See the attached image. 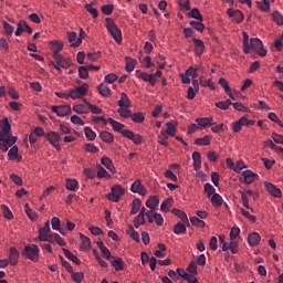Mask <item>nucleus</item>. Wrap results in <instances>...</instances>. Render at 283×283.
<instances>
[{
    "mask_svg": "<svg viewBox=\"0 0 283 283\" xmlns=\"http://www.w3.org/2000/svg\"><path fill=\"white\" fill-rule=\"evenodd\" d=\"M142 205H143V201H140V199H134L132 202L130 216H136V213L140 211Z\"/></svg>",
    "mask_w": 283,
    "mask_h": 283,
    "instance_id": "7c9ffc66",
    "label": "nucleus"
},
{
    "mask_svg": "<svg viewBox=\"0 0 283 283\" xmlns=\"http://www.w3.org/2000/svg\"><path fill=\"white\" fill-rule=\"evenodd\" d=\"M205 192L207 193V198H211L216 193V188L211 186V184H206L203 186Z\"/></svg>",
    "mask_w": 283,
    "mask_h": 283,
    "instance_id": "864d4df0",
    "label": "nucleus"
},
{
    "mask_svg": "<svg viewBox=\"0 0 283 283\" xmlns=\"http://www.w3.org/2000/svg\"><path fill=\"white\" fill-rule=\"evenodd\" d=\"M112 265L114 266L115 271H123V259L118 258L113 260Z\"/></svg>",
    "mask_w": 283,
    "mask_h": 283,
    "instance_id": "0e129e2a",
    "label": "nucleus"
},
{
    "mask_svg": "<svg viewBox=\"0 0 283 283\" xmlns=\"http://www.w3.org/2000/svg\"><path fill=\"white\" fill-rule=\"evenodd\" d=\"M174 216H177V218H180L181 222H185L186 224H189V218L187 217V213L179 209H172Z\"/></svg>",
    "mask_w": 283,
    "mask_h": 283,
    "instance_id": "cd10ccee",
    "label": "nucleus"
},
{
    "mask_svg": "<svg viewBox=\"0 0 283 283\" xmlns=\"http://www.w3.org/2000/svg\"><path fill=\"white\" fill-rule=\"evenodd\" d=\"M63 50V42L53 41L52 42V52L53 56L61 55L60 52Z\"/></svg>",
    "mask_w": 283,
    "mask_h": 283,
    "instance_id": "2f4dec72",
    "label": "nucleus"
},
{
    "mask_svg": "<svg viewBox=\"0 0 283 283\" xmlns=\"http://www.w3.org/2000/svg\"><path fill=\"white\" fill-rule=\"evenodd\" d=\"M166 125L167 129L165 130V134L174 138L176 136V124L168 122Z\"/></svg>",
    "mask_w": 283,
    "mask_h": 283,
    "instance_id": "a19ab883",
    "label": "nucleus"
},
{
    "mask_svg": "<svg viewBox=\"0 0 283 283\" xmlns=\"http://www.w3.org/2000/svg\"><path fill=\"white\" fill-rule=\"evenodd\" d=\"M80 238L82 240L81 251H87V249H92V241H90V238L85 237L83 233H80Z\"/></svg>",
    "mask_w": 283,
    "mask_h": 283,
    "instance_id": "4be33fe9",
    "label": "nucleus"
},
{
    "mask_svg": "<svg viewBox=\"0 0 283 283\" xmlns=\"http://www.w3.org/2000/svg\"><path fill=\"white\" fill-rule=\"evenodd\" d=\"M0 127H2L1 136H8V134H10V129H12V126L10 125V122H8V118H3L2 120H0Z\"/></svg>",
    "mask_w": 283,
    "mask_h": 283,
    "instance_id": "5701e85b",
    "label": "nucleus"
},
{
    "mask_svg": "<svg viewBox=\"0 0 283 283\" xmlns=\"http://www.w3.org/2000/svg\"><path fill=\"white\" fill-rule=\"evenodd\" d=\"M78 76L80 78H87L90 76V70L87 69V66H80L78 67Z\"/></svg>",
    "mask_w": 283,
    "mask_h": 283,
    "instance_id": "13d9d810",
    "label": "nucleus"
},
{
    "mask_svg": "<svg viewBox=\"0 0 283 283\" xmlns=\"http://www.w3.org/2000/svg\"><path fill=\"white\" fill-rule=\"evenodd\" d=\"M214 105L219 109L227 111L229 109V107H231V105H233V102H231V99H226V101L217 102Z\"/></svg>",
    "mask_w": 283,
    "mask_h": 283,
    "instance_id": "f704fd0d",
    "label": "nucleus"
},
{
    "mask_svg": "<svg viewBox=\"0 0 283 283\" xmlns=\"http://www.w3.org/2000/svg\"><path fill=\"white\" fill-rule=\"evenodd\" d=\"M84 134L87 140H96V133L92 130V127L86 126L84 128Z\"/></svg>",
    "mask_w": 283,
    "mask_h": 283,
    "instance_id": "a18cd8bd",
    "label": "nucleus"
},
{
    "mask_svg": "<svg viewBox=\"0 0 283 283\" xmlns=\"http://www.w3.org/2000/svg\"><path fill=\"white\" fill-rule=\"evenodd\" d=\"M130 191L133 193H139V196H147V188H145V186H143V181H140V179H136L132 184Z\"/></svg>",
    "mask_w": 283,
    "mask_h": 283,
    "instance_id": "0eeeda50",
    "label": "nucleus"
},
{
    "mask_svg": "<svg viewBox=\"0 0 283 283\" xmlns=\"http://www.w3.org/2000/svg\"><path fill=\"white\" fill-rule=\"evenodd\" d=\"M242 176L245 185H253V182H255V179L258 178V175L251 170L243 171Z\"/></svg>",
    "mask_w": 283,
    "mask_h": 283,
    "instance_id": "4468645a",
    "label": "nucleus"
},
{
    "mask_svg": "<svg viewBox=\"0 0 283 283\" xmlns=\"http://www.w3.org/2000/svg\"><path fill=\"white\" fill-rule=\"evenodd\" d=\"M53 59H54L55 63H57V65H60L62 67V70H67V67H70V65H72L70 60L65 59L61 54L60 55H53Z\"/></svg>",
    "mask_w": 283,
    "mask_h": 283,
    "instance_id": "ddd939ff",
    "label": "nucleus"
},
{
    "mask_svg": "<svg viewBox=\"0 0 283 283\" xmlns=\"http://www.w3.org/2000/svg\"><path fill=\"white\" fill-rule=\"evenodd\" d=\"M103 14H106V17H109L114 12V4H105L102 7Z\"/></svg>",
    "mask_w": 283,
    "mask_h": 283,
    "instance_id": "338daca9",
    "label": "nucleus"
},
{
    "mask_svg": "<svg viewBox=\"0 0 283 283\" xmlns=\"http://www.w3.org/2000/svg\"><path fill=\"white\" fill-rule=\"evenodd\" d=\"M102 165L108 169V171H112V174H116V167H114V161L109 159V157H102L101 159Z\"/></svg>",
    "mask_w": 283,
    "mask_h": 283,
    "instance_id": "a211bd4d",
    "label": "nucleus"
},
{
    "mask_svg": "<svg viewBox=\"0 0 283 283\" xmlns=\"http://www.w3.org/2000/svg\"><path fill=\"white\" fill-rule=\"evenodd\" d=\"M127 233L130 235L132 240L135 242H140V234L134 230V227H130Z\"/></svg>",
    "mask_w": 283,
    "mask_h": 283,
    "instance_id": "4d7b16f0",
    "label": "nucleus"
},
{
    "mask_svg": "<svg viewBox=\"0 0 283 283\" xmlns=\"http://www.w3.org/2000/svg\"><path fill=\"white\" fill-rule=\"evenodd\" d=\"M227 14L237 23H242L244 21V14H242V11L240 10L228 9Z\"/></svg>",
    "mask_w": 283,
    "mask_h": 283,
    "instance_id": "9b49d317",
    "label": "nucleus"
},
{
    "mask_svg": "<svg viewBox=\"0 0 283 283\" xmlns=\"http://www.w3.org/2000/svg\"><path fill=\"white\" fill-rule=\"evenodd\" d=\"M2 28L7 36H12V34L14 33V27L6 21L2 22Z\"/></svg>",
    "mask_w": 283,
    "mask_h": 283,
    "instance_id": "49530a36",
    "label": "nucleus"
},
{
    "mask_svg": "<svg viewBox=\"0 0 283 283\" xmlns=\"http://www.w3.org/2000/svg\"><path fill=\"white\" fill-rule=\"evenodd\" d=\"M260 240H262V237H260V233L252 232L248 235V244L250 247H258L260 244Z\"/></svg>",
    "mask_w": 283,
    "mask_h": 283,
    "instance_id": "2eb2a0df",
    "label": "nucleus"
},
{
    "mask_svg": "<svg viewBox=\"0 0 283 283\" xmlns=\"http://www.w3.org/2000/svg\"><path fill=\"white\" fill-rule=\"evenodd\" d=\"M106 29L109 32V34L113 36L114 41H116L118 44L123 43V32L120 29H118V25H116V22L112 18H106Z\"/></svg>",
    "mask_w": 283,
    "mask_h": 283,
    "instance_id": "f257e3e1",
    "label": "nucleus"
},
{
    "mask_svg": "<svg viewBox=\"0 0 283 283\" xmlns=\"http://www.w3.org/2000/svg\"><path fill=\"white\" fill-rule=\"evenodd\" d=\"M120 196H125V188L120 185H115L111 188V192L107 195V198L111 202H118V200H120Z\"/></svg>",
    "mask_w": 283,
    "mask_h": 283,
    "instance_id": "20e7f679",
    "label": "nucleus"
},
{
    "mask_svg": "<svg viewBox=\"0 0 283 283\" xmlns=\"http://www.w3.org/2000/svg\"><path fill=\"white\" fill-rule=\"evenodd\" d=\"M19 260V250L15 248H11L10 249V260H9V264L11 266H15L17 262Z\"/></svg>",
    "mask_w": 283,
    "mask_h": 283,
    "instance_id": "412c9836",
    "label": "nucleus"
},
{
    "mask_svg": "<svg viewBox=\"0 0 283 283\" xmlns=\"http://www.w3.org/2000/svg\"><path fill=\"white\" fill-rule=\"evenodd\" d=\"M50 235V221H46L43 226V228H40L39 230V240H43L44 238H48Z\"/></svg>",
    "mask_w": 283,
    "mask_h": 283,
    "instance_id": "6ab92c4d",
    "label": "nucleus"
},
{
    "mask_svg": "<svg viewBox=\"0 0 283 283\" xmlns=\"http://www.w3.org/2000/svg\"><path fill=\"white\" fill-rule=\"evenodd\" d=\"M195 145L199 147L211 145V138L209 136H205L203 138H197L195 140Z\"/></svg>",
    "mask_w": 283,
    "mask_h": 283,
    "instance_id": "ea45409f",
    "label": "nucleus"
},
{
    "mask_svg": "<svg viewBox=\"0 0 283 283\" xmlns=\"http://www.w3.org/2000/svg\"><path fill=\"white\" fill-rule=\"evenodd\" d=\"M192 42L195 44V52L197 56H202L205 53V42L198 38H193Z\"/></svg>",
    "mask_w": 283,
    "mask_h": 283,
    "instance_id": "f8f14e48",
    "label": "nucleus"
},
{
    "mask_svg": "<svg viewBox=\"0 0 283 283\" xmlns=\"http://www.w3.org/2000/svg\"><path fill=\"white\" fill-rule=\"evenodd\" d=\"M190 25L191 28L197 30V32H205V24L202 23V21H190Z\"/></svg>",
    "mask_w": 283,
    "mask_h": 283,
    "instance_id": "603ef678",
    "label": "nucleus"
},
{
    "mask_svg": "<svg viewBox=\"0 0 283 283\" xmlns=\"http://www.w3.org/2000/svg\"><path fill=\"white\" fill-rule=\"evenodd\" d=\"M97 90H98V93L101 94V96H105V97L112 96V90H109V87H107L104 84H99L97 86Z\"/></svg>",
    "mask_w": 283,
    "mask_h": 283,
    "instance_id": "c9c22d12",
    "label": "nucleus"
},
{
    "mask_svg": "<svg viewBox=\"0 0 283 283\" xmlns=\"http://www.w3.org/2000/svg\"><path fill=\"white\" fill-rule=\"evenodd\" d=\"M133 123H145V114L135 113L130 115Z\"/></svg>",
    "mask_w": 283,
    "mask_h": 283,
    "instance_id": "09e8293b",
    "label": "nucleus"
},
{
    "mask_svg": "<svg viewBox=\"0 0 283 283\" xmlns=\"http://www.w3.org/2000/svg\"><path fill=\"white\" fill-rule=\"evenodd\" d=\"M264 189L270 192V196H273V198H282V190L280 188L275 187V185L264 181Z\"/></svg>",
    "mask_w": 283,
    "mask_h": 283,
    "instance_id": "6e6552de",
    "label": "nucleus"
},
{
    "mask_svg": "<svg viewBox=\"0 0 283 283\" xmlns=\"http://www.w3.org/2000/svg\"><path fill=\"white\" fill-rule=\"evenodd\" d=\"M62 251H63L65 258H67V260H71V262H73L77 266L81 265V260L78 258H76V255H74L70 250L64 248Z\"/></svg>",
    "mask_w": 283,
    "mask_h": 283,
    "instance_id": "a878e982",
    "label": "nucleus"
},
{
    "mask_svg": "<svg viewBox=\"0 0 283 283\" xmlns=\"http://www.w3.org/2000/svg\"><path fill=\"white\" fill-rule=\"evenodd\" d=\"M71 277L73 282L82 283L83 277H85V274L83 272H74V270L71 272Z\"/></svg>",
    "mask_w": 283,
    "mask_h": 283,
    "instance_id": "79ce46f5",
    "label": "nucleus"
},
{
    "mask_svg": "<svg viewBox=\"0 0 283 283\" xmlns=\"http://www.w3.org/2000/svg\"><path fill=\"white\" fill-rule=\"evenodd\" d=\"M84 150L88 151V154H98L99 149L94 144H85Z\"/></svg>",
    "mask_w": 283,
    "mask_h": 283,
    "instance_id": "bf43d9fd",
    "label": "nucleus"
},
{
    "mask_svg": "<svg viewBox=\"0 0 283 283\" xmlns=\"http://www.w3.org/2000/svg\"><path fill=\"white\" fill-rule=\"evenodd\" d=\"M2 211H3V216L7 220H12V218H14V214H12V211L10 210V208L6 205H1L0 206Z\"/></svg>",
    "mask_w": 283,
    "mask_h": 283,
    "instance_id": "3c124183",
    "label": "nucleus"
},
{
    "mask_svg": "<svg viewBox=\"0 0 283 283\" xmlns=\"http://www.w3.org/2000/svg\"><path fill=\"white\" fill-rule=\"evenodd\" d=\"M137 78H142V81H145L146 83H149L153 87L156 85V77H154L153 74H149L147 72H139L138 70L136 71Z\"/></svg>",
    "mask_w": 283,
    "mask_h": 283,
    "instance_id": "9d476101",
    "label": "nucleus"
},
{
    "mask_svg": "<svg viewBox=\"0 0 283 283\" xmlns=\"http://www.w3.org/2000/svg\"><path fill=\"white\" fill-rule=\"evenodd\" d=\"M85 10L92 14L93 19H98V10L94 8V2L85 4Z\"/></svg>",
    "mask_w": 283,
    "mask_h": 283,
    "instance_id": "e433bc0d",
    "label": "nucleus"
},
{
    "mask_svg": "<svg viewBox=\"0 0 283 283\" xmlns=\"http://www.w3.org/2000/svg\"><path fill=\"white\" fill-rule=\"evenodd\" d=\"M199 129H209V127H213V116L210 117H198L195 119Z\"/></svg>",
    "mask_w": 283,
    "mask_h": 283,
    "instance_id": "423d86ee",
    "label": "nucleus"
},
{
    "mask_svg": "<svg viewBox=\"0 0 283 283\" xmlns=\"http://www.w3.org/2000/svg\"><path fill=\"white\" fill-rule=\"evenodd\" d=\"M85 36H86L85 31L81 28L80 36L73 44H71V48H78V45H81V43H83V39H85Z\"/></svg>",
    "mask_w": 283,
    "mask_h": 283,
    "instance_id": "8fccbe9b",
    "label": "nucleus"
},
{
    "mask_svg": "<svg viewBox=\"0 0 283 283\" xmlns=\"http://www.w3.org/2000/svg\"><path fill=\"white\" fill-rule=\"evenodd\" d=\"M190 222L193 227H199V229H205L206 223L199 217H190Z\"/></svg>",
    "mask_w": 283,
    "mask_h": 283,
    "instance_id": "58836bf2",
    "label": "nucleus"
},
{
    "mask_svg": "<svg viewBox=\"0 0 283 283\" xmlns=\"http://www.w3.org/2000/svg\"><path fill=\"white\" fill-rule=\"evenodd\" d=\"M39 253H41V250L36 244H28L22 250L23 258L31 260V262H39Z\"/></svg>",
    "mask_w": 283,
    "mask_h": 283,
    "instance_id": "f03ea898",
    "label": "nucleus"
},
{
    "mask_svg": "<svg viewBox=\"0 0 283 283\" xmlns=\"http://www.w3.org/2000/svg\"><path fill=\"white\" fill-rule=\"evenodd\" d=\"M172 231L176 235H180V233H187V226H185L182 222H178L172 228Z\"/></svg>",
    "mask_w": 283,
    "mask_h": 283,
    "instance_id": "473e14b6",
    "label": "nucleus"
},
{
    "mask_svg": "<svg viewBox=\"0 0 283 283\" xmlns=\"http://www.w3.org/2000/svg\"><path fill=\"white\" fill-rule=\"evenodd\" d=\"M108 123L109 125H112L115 132H119V134H123V130L125 129V124H120L112 117L108 118Z\"/></svg>",
    "mask_w": 283,
    "mask_h": 283,
    "instance_id": "393cba45",
    "label": "nucleus"
},
{
    "mask_svg": "<svg viewBox=\"0 0 283 283\" xmlns=\"http://www.w3.org/2000/svg\"><path fill=\"white\" fill-rule=\"evenodd\" d=\"M143 224H145V214H138L134 220V227L138 229Z\"/></svg>",
    "mask_w": 283,
    "mask_h": 283,
    "instance_id": "e2e57ef3",
    "label": "nucleus"
},
{
    "mask_svg": "<svg viewBox=\"0 0 283 283\" xmlns=\"http://www.w3.org/2000/svg\"><path fill=\"white\" fill-rule=\"evenodd\" d=\"M271 138L272 140L276 144V145H283V136L277 134V133H272L271 134Z\"/></svg>",
    "mask_w": 283,
    "mask_h": 283,
    "instance_id": "774afa93",
    "label": "nucleus"
},
{
    "mask_svg": "<svg viewBox=\"0 0 283 283\" xmlns=\"http://www.w3.org/2000/svg\"><path fill=\"white\" fill-rule=\"evenodd\" d=\"M189 19H196L197 21H203L202 14L198 8H193L190 12L187 13Z\"/></svg>",
    "mask_w": 283,
    "mask_h": 283,
    "instance_id": "c756f323",
    "label": "nucleus"
},
{
    "mask_svg": "<svg viewBox=\"0 0 283 283\" xmlns=\"http://www.w3.org/2000/svg\"><path fill=\"white\" fill-rule=\"evenodd\" d=\"M251 50L258 53L259 56H264L266 54V49H264V44L258 38L250 39V52Z\"/></svg>",
    "mask_w": 283,
    "mask_h": 283,
    "instance_id": "7ed1b4c3",
    "label": "nucleus"
},
{
    "mask_svg": "<svg viewBox=\"0 0 283 283\" xmlns=\"http://www.w3.org/2000/svg\"><path fill=\"white\" fill-rule=\"evenodd\" d=\"M8 157L10 158V160H17V158H19V146H13L8 151Z\"/></svg>",
    "mask_w": 283,
    "mask_h": 283,
    "instance_id": "de8ad7c7",
    "label": "nucleus"
},
{
    "mask_svg": "<svg viewBox=\"0 0 283 283\" xmlns=\"http://www.w3.org/2000/svg\"><path fill=\"white\" fill-rule=\"evenodd\" d=\"M65 187L69 191H76L78 189V181L76 179H66Z\"/></svg>",
    "mask_w": 283,
    "mask_h": 283,
    "instance_id": "72a5a7b5",
    "label": "nucleus"
},
{
    "mask_svg": "<svg viewBox=\"0 0 283 283\" xmlns=\"http://www.w3.org/2000/svg\"><path fill=\"white\" fill-rule=\"evenodd\" d=\"M192 160H193L195 171H199L200 167H202V160L200 159V153H198V151L192 153Z\"/></svg>",
    "mask_w": 283,
    "mask_h": 283,
    "instance_id": "b1692460",
    "label": "nucleus"
},
{
    "mask_svg": "<svg viewBox=\"0 0 283 283\" xmlns=\"http://www.w3.org/2000/svg\"><path fill=\"white\" fill-rule=\"evenodd\" d=\"M51 226L53 231H60V233H63V231H61V219H59V217L52 218Z\"/></svg>",
    "mask_w": 283,
    "mask_h": 283,
    "instance_id": "37998d69",
    "label": "nucleus"
},
{
    "mask_svg": "<svg viewBox=\"0 0 283 283\" xmlns=\"http://www.w3.org/2000/svg\"><path fill=\"white\" fill-rule=\"evenodd\" d=\"M99 138L103 140V143H107L108 145L114 143V135L107 130L99 133Z\"/></svg>",
    "mask_w": 283,
    "mask_h": 283,
    "instance_id": "bb28decb",
    "label": "nucleus"
},
{
    "mask_svg": "<svg viewBox=\"0 0 283 283\" xmlns=\"http://www.w3.org/2000/svg\"><path fill=\"white\" fill-rule=\"evenodd\" d=\"M272 18H273V21H275V23L277 25H283V15H282V13H280V11L273 12Z\"/></svg>",
    "mask_w": 283,
    "mask_h": 283,
    "instance_id": "680f3d73",
    "label": "nucleus"
},
{
    "mask_svg": "<svg viewBox=\"0 0 283 283\" xmlns=\"http://www.w3.org/2000/svg\"><path fill=\"white\" fill-rule=\"evenodd\" d=\"M160 203V200L156 196H150L146 201V207L151 211H156V207Z\"/></svg>",
    "mask_w": 283,
    "mask_h": 283,
    "instance_id": "dca6fc26",
    "label": "nucleus"
},
{
    "mask_svg": "<svg viewBox=\"0 0 283 283\" xmlns=\"http://www.w3.org/2000/svg\"><path fill=\"white\" fill-rule=\"evenodd\" d=\"M46 140H49L50 145H52V147H54V149H56V151H61V134L51 130L49 133H46L45 135Z\"/></svg>",
    "mask_w": 283,
    "mask_h": 283,
    "instance_id": "39448f33",
    "label": "nucleus"
},
{
    "mask_svg": "<svg viewBox=\"0 0 283 283\" xmlns=\"http://www.w3.org/2000/svg\"><path fill=\"white\" fill-rule=\"evenodd\" d=\"M52 112L57 116L63 117L72 112V107H70V105L52 106Z\"/></svg>",
    "mask_w": 283,
    "mask_h": 283,
    "instance_id": "1a4fd4ad",
    "label": "nucleus"
},
{
    "mask_svg": "<svg viewBox=\"0 0 283 283\" xmlns=\"http://www.w3.org/2000/svg\"><path fill=\"white\" fill-rule=\"evenodd\" d=\"M118 114L122 118H132V111L127 107H119Z\"/></svg>",
    "mask_w": 283,
    "mask_h": 283,
    "instance_id": "6e6d98bb",
    "label": "nucleus"
},
{
    "mask_svg": "<svg viewBox=\"0 0 283 283\" xmlns=\"http://www.w3.org/2000/svg\"><path fill=\"white\" fill-rule=\"evenodd\" d=\"M120 96V99L117 102L118 107H132V102L129 101V96H127V93H122Z\"/></svg>",
    "mask_w": 283,
    "mask_h": 283,
    "instance_id": "f3484780",
    "label": "nucleus"
},
{
    "mask_svg": "<svg viewBox=\"0 0 283 283\" xmlns=\"http://www.w3.org/2000/svg\"><path fill=\"white\" fill-rule=\"evenodd\" d=\"M97 178H112L109 172L103 166L97 167Z\"/></svg>",
    "mask_w": 283,
    "mask_h": 283,
    "instance_id": "5fc2aeb1",
    "label": "nucleus"
},
{
    "mask_svg": "<svg viewBox=\"0 0 283 283\" xmlns=\"http://www.w3.org/2000/svg\"><path fill=\"white\" fill-rule=\"evenodd\" d=\"M77 94H80L81 97L85 96L87 94V90H90V86L87 84H83L81 86L75 87Z\"/></svg>",
    "mask_w": 283,
    "mask_h": 283,
    "instance_id": "69168bd1",
    "label": "nucleus"
},
{
    "mask_svg": "<svg viewBox=\"0 0 283 283\" xmlns=\"http://www.w3.org/2000/svg\"><path fill=\"white\" fill-rule=\"evenodd\" d=\"M243 52L244 54L251 53V41L249 40V33L243 31Z\"/></svg>",
    "mask_w": 283,
    "mask_h": 283,
    "instance_id": "aec40b11",
    "label": "nucleus"
},
{
    "mask_svg": "<svg viewBox=\"0 0 283 283\" xmlns=\"http://www.w3.org/2000/svg\"><path fill=\"white\" fill-rule=\"evenodd\" d=\"M136 63H137L136 60L132 57H126V66H125L126 72H134L136 67Z\"/></svg>",
    "mask_w": 283,
    "mask_h": 283,
    "instance_id": "4c0bfd02",
    "label": "nucleus"
},
{
    "mask_svg": "<svg viewBox=\"0 0 283 283\" xmlns=\"http://www.w3.org/2000/svg\"><path fill=\"white\" fill-rule=\"evenodd\" d=\"M187 271L191 275H197L198 274V264L196 263V261H192V262L189 263V265L187 268Z\"/></svg>",
    "mask_w": 283,
    "mask_h": 283,
    "instance_id": "052dcab7",
    "label": "nucleus"
},
{
    "mask_svg": "<svg viewBox=\"0 0 283 283\" xmlns=\"http://www.w3.org/2000/svg\"><path fill=\"white\" fill-rule=\"evenodd\" d=\"M171 205H174V198L165 199L160 206V211H163V213H167V211L171 209Z\"/></svg>",
    "mask_w": 283,
    "mask_h": 283,
    "instance_id": "c85d7f7f",
    "label": "nucleus"
},
{
    "mask_svg": "<svg viewBox=\"0 0 283 283\" xmlns=\"http://www.w3.org/2000/svg\"><path fill=\"white\" fill-rule=\"evenodd\" d=\"M211 203L213 207H222V197L218 193H214L210 197Z\"/></svg>",
    "mask_w": 283,
    "mask_h": 283,
    "instance_id": "c03bdc74",
    "label": "nucleus"
}]
</instances>
